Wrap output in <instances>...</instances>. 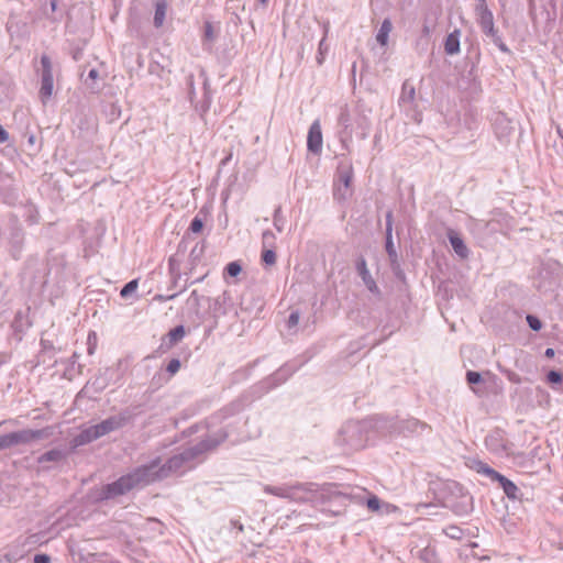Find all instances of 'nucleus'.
<instances>
[{
	"label": "nucleus",
	"instance_id": "nucleus-55",
	"mask_svg": "<svg viewBox=\"0 0 563 563\" xmlns=\"http://www.w3.org/2000/svg\"><path fill=\"white\" fill-rule=\"evenodd\" d=\"M13 179L9 175L0 174V189L10 188Z\"/></svg>",
	"mask_w": 563,
	"mask_h": 563
},
{
	"label": "nucleus",
	"instance_id": "nucleus-18",
	"mask_svg": "<svg viewBox=\"0 0 563 563\" xmlns=\"http://www.w3.org/2000/svg\"><path fill=\"white\" fill-rule=\"evenodd\" d=\"M141 405L131 406L122 409L119 413L113 415V418L119 429L132 423L134 419L141 413Z\"/></svg>",
	"mask_w": 563,
	"mask_h": 563
},
{
	"label": "nucleus",
	"instance_id": "nucleus-15",
	"mask_svg": "<svg viewBox=\"0 0 563 563\" xmlns=\"http://www.w3.org/2000/svg\"><path fill=\"white\" fill-rule=\"evenodd\" d=\"M67 459V452L62 449H52L49 451H46L45 453L41 454L36 462L38 465L42 466V471H48L51 470V466L46 465V463H60Z\"/></svg>",
	"mask_w": 563,
	"mask_h": 563
},
{
	"label": "nucleus",
	"instance_id": "nucleus-16",
	"mask_svg": "<svg viewBox=\"0 0 563 563\" xmlns=\"http://www.w3.org/2000/svg\"><path fill=\"white\" fill-rule=\"evenodd\" d=\"M40 345L41 350L36 355V364H46L48 362H53V364H55L56 362L54 361V357L60 349L55 347L52 341L44 338H41Z\"/></svg>",
	"mask_w": 563,
	"mask_h": 563
},
{
	"label": "nucleus",
	"instance_id": "nucleus-52",
	"mask_svg": "<svg viewBox=\"0 0 563 563\" xmlns=\"http://www.w3.org/2000/svg\"><path fill=\"white\" fill-rule=\"evenodd\" d=\"M526 319L531 330L539 331L542 328V322L538 317L528 314Z\"/></svg>",
	"mask_w": 563,
	"mask_h": 563
},
{
	"label": "nucleus",
	"instance_id": "nucleus-2",
	"mask_svg": "<svg viewBox=\"0 0 563 563\" xmlns=\"http://www.w3.org/2000/svg\"><path fill=\"white\" fill-rule=\"evenodd\" d=\"M314 483H297L294 485L272 486L265 485L264 492L279 498L290 499L312 505H323L327 500L340 499V495H331L325 490H318Z\"/></svg>",
	"mask_w": 563,
	"mask_h": 563
},
{
	"label": "nucleus",
	"instance_id": "nucleus-63",
	"mask_svg": "<svg viewBox=\"0 0 563 563\" xmlns=\"http://www.w3.org/2000/svg\"><path fill=\"white\" fill-rule=\"evenodd\" d=\"M449 530H450V532H448V534L451 538H454V539H459L460 538V534H461L460 528H457V527H450Z\"/></svg>",
	"mask_w": 563,
	"mask_h": 563
},
{
	"label": "nucleus",
	"instance_id": "nucleus-53",
	"mask_svg": "<svg viewBox=\"0 0 563 563\" xmlns=\"http://www.w3.org/2000/svg\"><path fill=\"white\" fill-rule=\"evenodd\" d=\"M466 380L470 385H476L482 382V375L478 372L467 371Z\"/></svg>",
	"mask_w": 563,
	"mask_h": 563
},
{
	"label": "nucleus",
	"instance_id": "nucleus-13",
	"mask_svg": "<svg viewBox=\"0 0 563 563\" xmlns=\"http://www.w3.org/2000/svg\"><path fill=\"white\" fill-rule=\"evenodd\" d=\"M200 76L203 78V96L201 101L195 103V110L199 113L200 118L203 119L211 106L212 91L210 88L209 79L203 69H201Z\"/></svg>",
	"mask_w": 563,
	"mask_h": 563
},
{
	"label": "nucleus",
	"instance_id": "nucleus-32",
	"mask_svg": "<svg viewBox=\"0 0 563 563\" xmlns=\"http://www.w3.org/2000/svg\"><path fill=\"white\" fill-rule=\"evenodd\" d=\"M216 32L211 22L206 21L203 24V38L202 47L205 51H211L212 44L216 41Z\"/></svg>",
	"mask_w": 563,
	"mask_h": 563
},
{
	"label": "nucleus",
	"instance_id": "nucleus-39",
	"mask_svg": "<svg viewBox=\"0 0 563 563\" xmlns=\"http://www.w3.org/2000/svg\"><path fill=\"white\" fill-rule=\"evenodd\" d=\"M276 252L273 247H263L261 261L265 266H273L276 263Z\"/></svg>",
	"mask_w": 563,
	"mask_h": 563
},
{
	"label": "nucleus",
	"instance_id": "nucleus-11",
	"mask_svg": "<svg viewBox=\"0 0 563 563\" xmlns=\"http://www.w3.org/2000/svg\"><path fill=\"white\" fill-rule=\"evenodd\" d=\"M186 334L185 327L183 324H178L170 329L163 338L162 342L158 346V351L161 353H166L173 346H175L178 342H180Z\"/></svg>",
	"mask_w": 563,
	"mask_h": 563
},
{
	"label": "nucleus",
	"instance_id": "nucleus-64",
	"mask_svg": "<svg viewBox=\"0 0 563 563\" xmlns=\"http://www.w3.org/2000/svg\"><path fill=\"white\" fill-rule=\"evenodd\" d=\"M168 266L170 275H175L177 274V272H179V269L176 267L175 260L173 257L169 258Z\"/></svg>",
	"mask_w": 563,
	"mask_h": 563
},
{
	"label": "nucleus",
	"instance_id": "nucleus-45",
	"mask_svg": "<svg viewBox=\"0 0 563 563\" xmlns=\"http://www.w3.org/2000/svg\"><path fill=\"white\" fill-rule=\"evenodd\" d=\"M241 272L242 265L238 261L230 262L224 268V274L230 277H236L241 274Z\"/></svg>",
	"mask_w": 563,
	"mask_h": 563
},
{
	"label": "nucleus",
	"instance_id": "nucleus-50",
	"mask_svg": "<svg viewBox=\"0 0 563 563\" xmlns=\"http://www.w3.org/2000/svg\"><path fill=\"white\" fill-rule=\"evenodd\" d=\"M181 363L179 358H172L166 365V372L169 376L175 375L180 369Z\"/></svg>",
	"mask_w": 563,
	"mask_h": 563
},
{
	"label": "nucleus",
	"instance_id": "nucleus-6",
	"mask_svg": "<svg viewBox=\"0 0 563 563\" xmlns=\"http://www.w3.org/2000/svg\"><path fill=\"white\" fill-rule=\"evenodd\" d=\"M476 21L483 34L490 38L492 42L503 52L510 53L509 47L503 41L498 29L495 27L494 15L490 10H483L482 13L476 14Z\"/></svg>",
	"mask_w": 563,
	"mask_h": 563
},
{
	"label": "nucleus",
	"instance_id": "nucleus-24",
	"mask_svg": "<svg viewBox=\"0 0 563 563\" xmlns=\"http://www.w3.org/2000/svg\"><path fill=\"white\" fill-rule=\"evenodd\" d=\"M499 486L503 488L505 495L512 500H519L522 497V493L520 488L509 478L504 476L503 474L496 481Z\"/></svg>",
	"mask_w": 563,
	"mask_h": 563
},
{
	"label": "nucleus",
	"instance_id": "nucleus-28",
	"mask_svg": "<svg viewBox=\"0 0 563 563\" xmlns=\"http://www.w3.org/2000/svg\"><path fill=\"white\" fill-rule=\"evenodd\" d=\"M416 89L415 86L409 81L405 80L401 87V92L399 97L400 106H411L415 101Z\"/></svg>",
	"mask_w": 563,
	"mask_h": 563
},
{
	"label": "nucleus",
	"instance_id": "nucleus-7",
	"mask_svg": "<svg viewBox=\"0 0 563 563\" xmlns=\"http://www.w3.org/2000/svg\"><path fill=\"white\" fill-rule=\"evenodd\" d=\"M40 63L41 68L38 71L41 75V88L38 97L43 103H46V101L52 97L54 89L53 64L51 57L46 54L41 56Z\"/></svg>",
	"mask_w": 563,
	"mask_h": 563
},
{
	"label": "nucleus",
	"instance_id": "nucleus-62",
	"mask_svg": "<svg viewBox=\"0 0 563 563\" xmlns=\"http://www.w3.org/2000/svg\"><path fill=\"white\" fill-rule=\"evenodd\" d=\"M164 378L162 376V374H157L155 375L153 378H152V382H151V385L152 386H156V387H159L162 384H163Z\"/></svg>",
	"mask_w": 563,
	"mask_h": 563
},
{
	"label": "nucleus",
	"instance_id": "nucleus-14",
	"mask_svg": "<svg viewBox=\"0 0 563 563\" xmlns=\"http://www.w3.org/2000/svg\"><path fill=\"white\" fill-rule=\"evenodd\" d=\"M100 433L96 424L90 426L84 430H81L77 435H75L70 440V445L73 449L86 445L88 443H91L92 441H96L100 439Z\"/></svg>",
	"mask_w": 563,
	"mask_h": 563
},
{
	"label": "nucleus",
	"instance_id": "nucleus-38",
	"mask_svg": "<svg viewBox=\"0 0 563 563\" xmlns=\"http://www.w3.org/2000/svg\"><path fill=\"white\" fill-rule=\"evenodd\" d=\"M201 214H205V216L207 214L205 212V208H201L199 210L198 214L196 217H194V219L191 220L189 228H188V233L189 232L195 233V234L201 233V231L203 230V227H205L203 218L200 217Z\"/></svg>",
	"mask_w": 563,
	"mask_h": 563
},
{
	"label": "nucleus",
	"instance_id": "nucleus-35",
	"mask_svg": "<svg viewBox=\"0 0 563 563\" xmlns=\"http://www.w3.org/2000/svg\"><path fill=\"white\" fill-rule=\"evenodd\" d=\"M385 249L391 266L398 263V254L393 241V232L385 233Z\"/></svg>",
	"mask_w": 563,
	"mask_h": 563
},
{
	"label": "nucleus",
	"instance_id": "nucleus-1",
	"mask_svg": "<svg viewBox=\"0 0 563 563\" xmlns=\"http://www.w3.org/2000/svg\"><path fill=\"white\" fill-rule=\"evenodd\" d=\"M229 432L222 428L211 434H208L205 439L191 445L180 453L170 456L163 465H161V459L156 457L150 463L144 464L143 467L148 470V477L153 478V483L162 481L168 477L170 474L180 471L187 466L190 462L197 460L203 454L212 452L218 449L227 439Z\"/></svg>",
	"mask_w": 563,
	"mask_h": 563
},
{
	"label": "nucleus",
	"instance_id": "nucleus-48",
	"mask_svg": "<svg viewBox=\"0 0 563 563\" xmlns=\"http://www.w3.org/2000/svg\"><path fill=\"white\" fill-rule=\"evenodd\" d=\"M299 320H300V312L299 310H292L289 316H288V319H287V328L288 330H291L294 328H296L299 323Z\"/></svg>",
	"mask_w": 563,
	"mask_h": 563
},
{
	"label": "nucleus",
	"instance_id": "nucleus-3",
	"mask_svg": "<svg viewBox=\"0 0 563 563\" xmlns=\"http://www.w3.org/2000/svg\"><path fill=\"white\" fill-rule=\"evenodd\" d=\"M148 470L143 465L134 468L132 472L120 476L112 483L103 485L100 489L98 500L104 501L123 496L136 487H143L153 483L148 477Z\"/></svg>",
	"mask_w": 563,
	"mask_h": 563
},
{
	"label": "nucleus",
	"instance_id": "nucleus-58",
	"mask_svg": "<svg viewBox=\"0 0 563 563\" xmlns=\"http://www.w3.org/2000/svg\"><path fill=\"white\" fill-rule=\"evenodd\" d=\"M33 562L34 563H51V558H49V555H47L45 553H37L34 555Z\"/></svg>",
	"mask_w": 563,
	"mask_h": 563
},
{
	"label": "nucleus",
	"instance_id": "nucleus-47",
	"mask_svg": "<svg viewBox=\"0 0 563 563\" xmlns=\"http://www.w3.org/2000/svg\"><path fill=\"white\" fill-rule=\"evenodd\" d=\"M562 380H563V376H562L561 372L555 371V369H551L550 372H548L547 382L549 384L558 385V384H561Z\"/></svg>",
	"mask_w": 563,
	"mask_h": 563
},
{
	"label": "nucleus",
	"instance_id": "nucleus-44",
	"mask_svg": "<svg viewBox=\"0 0 563 563\" xmlns=\"http://www.w3.org/2000/svg\"><path fill=\"white\" fill-rule=\"evenodd\" d=\"M372 495L365 488L357 487V492L354 490V505L365 506L366 499Z\"/></svg>",
	"mask_w": 563,
	"mask_h": 563
},
{
	"label": "nucleus",
	"instance_id": "nucleus-42",
	"mask_svg": "<svg viewBox=\"0 0 563 563\" xmlns=\"http://www.w3.org/2000/svg\"><path fill=\"white\" fill-rule=\"evenodd\" d=\"M273 223H274V227L276 228V230L278 232H283L284 231V225L286 223V219L285 217L282 214V208L280 207H277L274 211V214H273Z\"/></svg>",
	"mask_w": 563,
	"mask_h": 563
},
{
	"label": "nucleus",
	"instance_id": "nucleus-46",
	"mask_svg": "<svg viewBox=\"0 0 563 563\" xmlns=\"http://www.w3.org/2000/svg\"><path fill=\"white\" fill-rule=\"evenodd\" d=\"M203 298L202 296H200L198 294L197 290H192L188 300H187V303L194 308L196 310V313L198 314L199 313V307H200V299Z\"/></svg>",
	"mask_w": 563,
	"mask_h": 563
},
{
	"label": "nucleus",
	"instance_id": "nucleus-30",
	"mask_svg": "<svg viewBox=\"0 0 563 563\" xmlns=\"http://www.w3.org/2000/svg\"><path fill=\"white\" fill-rule=\"evenodd\" d=\"M444 51L448 55H455L460 52V31L450 33L444 43Z\"/></svg>",
	"mask_w": 563,
	"mask_h": 563
},
{
	"label": "nucleus",
	"instance_id": "nucleus-20",
	"mask_svg": "<svg viewBox=\"0 0 563 563\" xmlns=\"http://www.w3.org/2000/svg\"><path fill=\"white\" fill-rule=\"evenodd\" d=\"M446 235L456 255L463 260L467 258L470 255V250L464 243L461 235L453 229H448Z\"/></svg>",
	"mask_w": 563,
	"mask_h": 563
},
{
	"label": "nucleus",
	"instance_id": "nucleus-59",
	"mask_svg": "<svg viewBox=\"0 0 563 563\" xmlns=\"http://www.w3.org/2000/svg\"><path fill=\"white\" fill-rule=\"evenodd\" d=\"M12 242H13V245L20 247V245L22 244L23 242V233L21 230H18L15 231L13 234H12Z\"/></svg>",
	"mask_w": 563,
	"mask_h": 563
},
{
	"label": "nucleus",
	"instance_id": "nucleus-43",
	"mask_svg": "<svg viewBox=\"0 0 563 563\" xmlns=\"http://www.w3.org/2000/svg\"><path fill=\"white\" fill-rule=\"evenodd\" d=\"M205 241H202L201 243H197L191 252H190V262H191V265H195L199 260L200 257L202 256L203 252H205Z\"/></svg>",
	"mask_w": 563,
	"mask_h": 563
},
{
	"label": "nucleus",
	"instance_id": "nucleus-5",
	"mask_svg": "<svg viewBox=\"0 0 563 563\" xmlns=\"http://www.w3.org/2000/svg\"><path fill=\"white\" fill-rule=\"evenodd\" d=\"M352 163L346 158L339 162L333 179V199L341 207L349 203L352 197Z\"/></svg>",
	"mask_w": 563,
	"mask_h": 563
},
{
	"label": "nucleus",
	"instance_id": "nucleus-49",
	"mask_svg": "<svg viewBox=\"0 0 563 563\" xmlns=\"http://www.w3.org/2000/svg\"><path fill=\"white\" fill-rule=\"evenodd\" d=\"M275 234L271 230H266L262 234L263 247H274Z\"/></svg>",
	"mask_w": 563,
	"mask_h": 563
},
{
	"label": "nucleus",
	"instance_id": "nucleus-40",
	"mask_svg": "<svg viewBox=\"0 0 563 563\" xmlns=\"http://www.w3.org/2000/svg\"><path fill=\"white\" fill-rule=\"evenodd\" d=\"M419 559L423 563H438L435 550L431 547H426L419 551Z\"/></svg>",
	"mask_w": 563,
	"mask_h": 563
},
{
	"label": "nucleus",
	"instance_id": "nucleus-4",
	"mask_svg": "<svg viewBox=\"0 0 563 563\" xmlns=\"http://www.w3.org/2000/svg\"><path fill=\"white\" fill-rule=\"evenodd\" d=\"M54 434V427L47 426L42 429H21L0 435V451L18 445H29L36 441L48 439Z\"/></svg>",
	"mask_w": 563,
	"mask_h": 563
},
{
	"label": "nucleus",
	"instance_id": "nucleus-9",
	"mask_svg": "<svg viewBox=\"0 0 563 563\" xmlns=\"http://www.w3.org/2000/svg\"><path fill=\"white\" fill-rule=\"evenodd\" d=\"M322 144L323 137L320 121L314 120L308 131L307 150L314 155H319L322 152Z\"/></svg>",
	"mask_w": 563,
	"mask_h": 563
},
{
	"label": "nucleus",
	"instance_id": "nucleus-29",
	"mask_svg": "<svg viewBox=\"0 0 563 563\" xmlns=\"http://www.w3.org/2000/svg\"><path fill=\"white\" fill-rule=\"evenodd\" d=\"M49 8L51 12L44 11L45 16L52 22H60L66 12V5H60L58 0H51Z\"/></svg>",
	"mask_w": 563,
	"mask_h": 563
},
{
	"label": "nucleus",
	"instance_id": "nucleus-34",
	"mask_svg": "<svg viewBox=\"0 0 563 563\" xmlns=\"http://www.w3.org/2000/svg\"><path fill=\"white\" fill-rule=\"evenodd\" d=\"M100 437L107 435L113 431L120 430L118 428V424L113 418V416L108 417L107 419L102 420L101 422L96 424Z\"/></svg>",
	"mask_w": 563,
	"mask_h": 563
},
{
	"label": "nucleus",
	"instance_id": "nucleus-17",
	"mask_svg": "<svg viewBox=\"0 0 563 563\" xmlns=\"http://www.w3.org/2000/svg\"><path fill=\"white\" fill-rule=\"evenodd\" d=\"M297 369L298 367L296 365L291 363H285L266 379V383L269 385V387H276L286 382L287 378L290 377Z\"/></svg>",
	"mask_w": 563,
	"mask_h": 563
},
{
	"label": "nucleus",
	"instance_id": "nucleus-61",
	"mask_svg": "<svg viewBox=\"0 0 563 563\" xmlns=\"http://www.w3.org/2000/svg\"><path fill=\"white\" fill-rule=\"evenodd\" d=\"M505 373L507 375V378L511 383H514V384H520L521 383V378H520V376L517 373L511 372V371H506Z\"/></svg>",
	"mask_w": 563,
	"mask_h": 563
},
{
	"label": "nucleus",
	"instance_id": "nucleus-10",
	"mask_svg": "<svg viewBox=\"0 0 563 563\" xmlns=\"http://www.w3.org/2000/svg\"><path fill=\"white\" fill-rule=\"evenodd\" d=\"M30 310V307L26 308V310H18L15 312L14 319L11 322V329L13 331V335L16 339V341H22L23 335L25 334L26 330L32 327V322L30 321L27 317V312Z\"/></svg>",
	"mask_w": 563,
	"mask_h": 563
},
{
	"label": "nucleus",
	"instance_id": "nucleus-57",
	"mask_svg": "<svg viewBox=\"0 0 563 563\" xmlns=\"http://www.w3.org/2000/svg\"><path fill=\"white\" fill-rule=\"evenodd\" d=\"M178 295H179V292H175V294H172V295H159V294H157V295H155L154 300L159 301V302H164V301H168V300L175 299Z\"/></svg>",
	"mask_w": 563,
	"mask_h": 563
},
{
	"label": "nucleus",
	"instance_id": "nucleus-23",
	"mask_svg": "<svg viewBox=\"0 0 563 563\" xmlns=\"http://www.w3.org/2000/svg\"><path fill=\"white\" fill-rule=\"evenodd\" d=\"M494 130L499 140L507 137L514 130L511 121L503 113H498L494 120Z\"/></svg>",
	"mask_w": 563,
	"mask_h": 563
},
{
	"label": "nucleus",
	"instance_id": "nucleus-8",
	"mask_svg": "<svg viewBox=\"0 0 563 563\" xmlns=\"http://www.w3.org/2000/svg\"><path fill=\"white\" fill-rule=\"evenodd\" d=\"M428 428L427 423L419 421L416 418H408L402 420H393L389 423V432L402 434L405 437L411 434H420Z\"/></svg>",
	"mask_w": 563,
	"mask_h": 563
},
{
	"label": "nucleus",
	"instance_id": "nucleus-60",
	"mask_svg": "<svg viewBox=\"0 0 563 563\" xmlns=\"http://www.w3.org/2000/svg\"><path fill=\"white\" fill-rule=\"evenodd\" d=\"M393 232V211L389 210L386 213V228L385 233Z\"/></svg>",
	"mask_w": 563,
	"mask_h": 563
},
{
	"label": "nucleus",
	"instance_id": "nucleus-54",
	"mask_svg": "<svg viewBox=\"0 0 563 563\" xmlns=\"http://www.w3.org/2000/svg\"><path fill=\"white\" fill-rule=\"evenodd\" d=\"M186 84L188 86V97L191 103H194V98L196 96L195 86H194V75L190 74L186 77Z\"/></svg>",
	"mask_w": 563,
	"mask_h": 563
},
{
	"label": "nucleus",
	"instance_id": "nucleus-37",
	"mask_svg": "<svg viewBox=\"0 0 563 563\" xmlns=\"http://www.w3.org/2000/svg\"><path fill=\"white\" fill-rule=\"evenodd\" d=\"M485 444L494 453H501L506 450L505 444L494 434L486 437Z\"/></svg>",
	"mask_w": 563,
	"mask_h": 563
},
{
	"label": "nucleus",
	"instance_id": "nucleus-26",
	"mask_svg": "<svg viewBox=\"0 0 563 563\" xmlns=\"http://www.w3.org/2000/svg\"><path fill=\"white\" fill-rule=\"evenodd\" d=\"M5 26L11 38H24L26 35V23L18 20L15 16H10Z\"/></svg>",
	"mask_w": 563,
	"mask_h": 563
},
{
	"label": "nucleus",
	"instance_id": "nucleus-27",
	"mask_svg": "<svg viewBox=\"0 0 563 563\" xmlns=\"http://www.w3.org/2000/svg\"><path fill=\"white\" fill-rule=\"evenodd\" d=\"M318 490H325L327 493L331 494V495H340L341 498L340 499H336V500H327L325 504L321 505H313L314 507L317 508H320L321 511H330L334 515H338L340 514V509H338V506L342 504L343 499L346 498L345 495H342L341 493H338V492H332L328 488H319L318 486L316 487Z\"/></svg>",
	"mask_w": 563,
	"mask_h": 563
},
{
	"label": "nucleus",
	"instance_id": "nucleus-12",
	"mask_svg": "<svg viewBox=\"0 0 563 563\" xmlns=\"http://www.w3.org/2000/svg\"><path fill=\"white\" fill-rule=\"evenodd\" d=\"M355 269L357 272V275L361 277L363 284L367 288V290L375 297H379L380 290L375 282V279L371 275L364 258H361L360 261H357Z\"/></svg>",
	"mask_w": 563,
	"mask_h": 563
},
{
	"label": "nucleus",
	"instance_id": "nucleus-51",
	"mask_svg": "<svg viewBox=\"0 0 563 563\" xmlns=\"http://www.w3.org/2000/svg\"><path fill=\"white\" fill-rule=\"evenodd\" d=\"M349 430L350 426L347 423L340 429L336 438V443L339 445H344L349 443V439L345 437L349 433Z\"/></svg>",
	"mask_w": 563,
	"mask_h": 563
},
{
	"label": "nucleus",
	"instance_id": "nucleus-22",
	"mask_svg": "<svg viewBox=\"0 0 563 563\" xmlns=\"http://www.w3.org/2000/svg\"><path fill=\"white\" fill-rule=\"evenodd\" d=\"M365 506L371 512L376 514H389L397 509V507L394 505L382 503V500L375 494L369 495V497L366 499Z\"/></svg>",
	"mask_w": 563,
	"mask_h": 563
},
{
	"label": "nucleus",
	"instance_id": "nucleus-36",
	"mask_svg": "<svg viewBox=\"0 0 563 563\" xmlns=\"http://www.w3.org/2000/svg\"><path fill=\"white\" fill-rule=\"evenodd\" d=\"M475 470L477 473L488 476L493 482H496L497 478L501 475L482 461L476 462Z\"/></svg>",
	"mask_w": 563,
	"mask_h": 563
},
{
	"label": "nucleus",
	"instance_id": "nucleus-56",
	"mask_svg": "<svg viewBox=\"0 0 563 563\" xmlns=\"http://www.w3.org/2000/svg\"><path fill=\"white\" fill-rule=\"evenodd\" d=\"M107 385V379L102 377H96L92 382V386L96 388V390H103Z\"/></svg>",
	"mask_w": 563,
	"mask_h": 563
},
{
	"label": "nucleus",
	"instance_id": "nucleus-25",
	"mask_svg": "<svg viewBox=\"0 0 563 563\" xmlns=\"http://www.w3.org/2000/svg\"><path fill=\"white\" fill-rule=\"evenodd\" d=\"M459 489L461 492V500L453 504L451 508L459 516L467 515L473 510V497L467 493H463L462 487H459Z\"/></svg>",
	"mask_w": 563,
	"mask_h": 563
},
{
	"label": "nucleus",
	"instance_id": "nucleus-33",
	"mask_svg": "<svg viewBox=\"0 0 563 563\" xmlns=\"http://www.w3.org/2000/svg\"><path fill=\"white\" fill-rule=\"evenodd\" d=\"M393 30V24L389 19H385L376 34V41L379 45L385 46L388 43L389 33Z\"/></svg>",
	"mask_w": 563,
	"mask_h": 563
},
{
	"label": "nucleus",
	"instance_id": "nucleus-41",
	"mask_svg": "<svg viewBox=\"0 0 563 563\" xmlns=\"http://www.w3.org/2000/svg\"><path fill=\"white\" fill-rule=\"evenodd\" d=\"M137 286H139V280L137 279H132L130 282H128L120 290V296L122 298H129L133 292L136 291L137 289Z\"/></svg>",
	"mask_w": 563,
	"mask_h": 563
},
{
	"label": "nucleus",
	"instance_id": "nucleus-31",
	"mask_svg": "<svg viewBox=\"0 0 563 563\" xmlns=\"http://www.w3.org/2000/svg\"><path fill=\"white\" fill-rule=\"evenodd\" d=\"M167 12V2L165 0H158L155 3V12L153 24L156 29L163 26Z\"/></svg>",
	"mask_w": 563,
	"mask_h": 563
},
{
	"label": "nucleus",
	"instance_id": "nucleus-19",
	"mask_svg": "<svg viewBox=\"0 0 563 563\" xmlns=\"http://www.w3.org/2000/svg\"><path fill=\"white\" fill-rule=\"evenodd\" d=\"M208 301H212L209 308L212 312L213 318H219L220 316H224L228 313L227 305L231 300V296L228 291H223L220 296L214 299L208 298Z\"/></svg>",
	"mask_w": 563,
	"mask_h": 563
},
{
	"label": "nucleus",
	"instance_id": "nucleus-21",
	"mask_svg": "<svg viewBox=\"0 0 563 563\" xmlns=\"http://www.w3.org/2000/svg\"><path fill=\"white\" fill-rule=\"evenodd\" d=\"M339 124L342 126V130L339 131L340 141L342 143V146L345 147L349 151V142L351 139V131L350 128V114L347 106H345L344 109H342V112L339 117Z\"/></svg>",
	"mask_w": 563,
	"mask_h": 563
}]
</instances>
